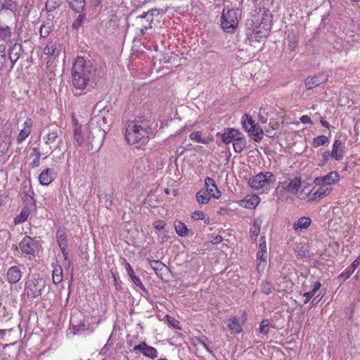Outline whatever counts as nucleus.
<instances>
[{"label": "nucleus", "instance_id": "f257e3e1", "mask_svg": "<svg viewBox=\"0 0 360 360\" xmlns=\"http://www.w3.org/2000/svg\"><path fill=\"white\" fill-rule=\"evenodd\" d=\"M96 73V68L90 60L77 56L71 70L72 86L76 90H84L93 82Z\"/></svg>", "mask_w": 360, "mask_h": 360}, {"label": "nucleus", "instance_id": "f03ea898", "mask_svg": "<svg viewBox=\"0 0 360 360\" xmlns=\"http://www.w3.org/2000/svg\"><path fill=\"white\" fill-rule=\"evenodd\" d=\"M153 134V129L149 122L139 118L127 124L124 137L129 144L141 148L148 143Z\"/></svg>", "mask_w": 360, "mask_h": 360}, {"label": "nucleus", "instance_id": "7ed1b4c3", "mask_svg": "<svg viewBox=\"0 0 360 360\" xmlns=\"http://www.w3.org/2000/svg\"><path fill=\"white\" fill-rule=\"evenodd\" d=\"M255 20H252V30L256 38L266 37L271 29V15L264 11L258 13Z\"/></svg>", "mask_w": 360, "mask_h": 360}, {"label": "nucleus", "instance_id": "20e7f679", "mask_svg": "<svg viewBox=\"0 0 360 360\" xmlns=\"http://www.w3.org/2000/svg\"><path fill=\"white\" fill-rule=\"evenodd\" d=\"M43 141L51 152L59 149L63 143V131L58 126L49 127L44 129Z\"/></svg>", "mask_w": 360, "mask_h": 360}, {"label": "nucleus", "instance_id": "39448f33", "mask_svg": "<svg viewBox=\"0 0 360 360\" xmlns=\"http://www.w3.org/2000/svg\"><path fill=\"white\" fill-rule=\"evenodd\" d=\"M46 287V282L39 276H32L27 279L25 283L24 292L29 298H37L41 296Z\"/></svg>", "mask_w": 360, "mask_h": 360}, {"label": "nucleus", "instance_id": "423d86ee", "mask_svg": "<svg viewBox=\"0 0 360 360\" xmlns=\"http://www.w3.org/2000/svg\"><path fill=\"white\" fill-rule=\"evenodd\" d=\"M238 25L237 12L234 9L223 10L221 16V27L227 33L235 32Z\"/></svg>", "mask_w": 360, "mask_h": 360}, {"label": "nucleus", "instance_id": "0eeeda50", "mask_svg": "<svg viewBox=\"0 0 360 360\" xmlns=\"http://www.w3.org/2000/svg\"><path fill=\"white\" fill-rule=\"evenodd\" d=\"M276 181V176L271 172H262L256 175L250 181L249 185L255 190L267 188L270 185L274 184Z\"/></svg>", "mask_w": 360, "mask_h": 360}, {"label": "nucleus", "instance_id": "6e6552de", "mask_svg": "<svg viewBox=\"0 0 360 360\" xmlns=\"http://www.w3.org/2000/svg\"><path fill=\"white\" fill-rule=\"evenodd\" d=\"M266 243L264 236H262L259 240L258 250L257 253V269L258 272H262L267 264Z\"/></svg>", "mask_w": 360, "mask_h": 360}, {"label": "nucleus", "instance_id": "1a4fd4ad", "mask_svg": "<svg viewBox=\"0 0 360 360\" xmlns=\"http://www.w3.org/2000/svg\"><path fill=\"white\" fill-rule=\"evenodd\" d=\"M39 245V240L28 236L23 237L19 243V248L26 255L34 256L36 250Z\"/></svg>", "mask_w": 360, "mask_h": 360}, {"label": "nucleus", "instance_id": "9d476101", "mask_svg": "<svg viewBox=\"0 0 360 360\" xmlns=\"http://www.w3.org/2000/svg\"><path fill=\"white\" fill-rule=\"evenodd\" d=\"M130 351L136 354H142L150 359H155L158 355V350L155 347L148 345L145 342H141L134 345Z\"/></svg>", "mask_w": 360, "mask_h": 360}, {"label": "nucleus", "instance_id": "9b49d317", "mask_svg": "<svg viewBox=\"0 0 360 360\" xmlns=\"http://www.w3.org/2000/svg\"><path fill=\"white\" fill-rule=\"evenodd\" d=\"M340 180V174L337 171L330 172L323 176L315 178L314 182L316 186H327L337 184Z\"/></svg>", "mask_w": 360, "mask_h": 360}, {"label": "nucleus", "instance_id": "f8f14e48", "mask_svg": "<svg viewBox=\"0 0 360 360\" xmlns=\"http://www.w3.org/2000/svg\"><path fill=\"white\" fill-rule=\"evenodd\" d=\"M328 79V75L325 72H321L314 76L308 77L304 81V84L307 89H312L321 84L325 83Z\"/></svg>", "mask_w": 360, "mask_h": 360}, {"label": "nucleus", "instance_id": "ddd939ff", "mask_svg": "<svg viewBox=\"0 0 360 360\" xmlns=\"http://www.w3.org/2000/svg\"><path fill=\"white\" fill-rule=\"evenodd\" d=\"M158 13L157 9H151L148 12H143L141 15L136 17L137 24L139 26L153 27V17Z\"/></svg>", "mask_w": 360, "mask_h": 360}, {"label": "nucleus", "instance_id": "4468645a", "mask_svg": "<svg viewBox=\"0 0 360 360\" xmlns=\"http://www.w3.org/2000/svg\"><path fill=\"white\" fill-rule=\"evenodd\" d=\"M207 193L212 198L219 199L221 196V191L218 189L214 180L209 176L205 179V188Z\"/></svg>", "mask_w": 360, "mask_h": 360}, {"label": "nucleus", "instance_id": "2eb2a0df", "mask_svg": "<svg viewBox=\"0 0 360 360\" xmlns=\"http://www.w3.org/2000/svg\"><path fill=\"white\" fill-rule=\"evenodd\" d=\"M319 188L311 194L309 195L308 202L319 201L321 199L330 194L332 187L327 186H319Z\"/></svg>", "mask_w": 360, "mask_h": 360}, {"label": "nucleus", "instance_id": "dca6fc26", "mask_svg": "<svg viewBox=\"0 0 360 360\" xmlns=\"http://www.w3.org/2000/svg\"><path fill=\"white\" fill-rule=\"evenodd\" d=\"M24 53L22 44L19 43H15L13 44L8 51V58L11 63V68H13L19 59L21 54Z\"/></svg>", "mask_w": 360, "mask_h": 360}, {"label": "nucleus", "instance_id": "f3484780", "mask_svg": "<svg viewBox=\"0 0 360 360\" xmlns=\"http://www.w3.org/2000/svg\"><path fill=\"white\" fill-rule=\"evenodd\" d=\"M344 143L340 139H335L330 151L331 158L337 161L342 160L344 157Z\"/></svg>", "mask_w": 360, "mask_h": 360}, {"label": "nucleus", "instance_id": "a211bd4d", "mask_svg": "<svg viewBox=\"0 0 360 360\" xmlns=\"http://www.w3.org/2000/svg\"><path fill=\"white\" fill-rule=\"evenodd\" d=\"M56 173L53 169H44L39 176V182L41 186H49L56 179Z\"/></svg>", "mask_w": 360, "mask_h": 360}, {"label": "nucleus", "instance_id": "6ab92c4d", "mask_svg": "<svg viewBox=\"0 0 360 360\" xmlns=\"http://www.w3.org/2000/svg\"><path fill=\"white\" fill-rule=\"evenodd\" d=\"M60 45L57 40H49L44 49L45 55L49 56L55 59L60 54Z\"/></svg>", "mask_w": 360, "mask_h": 360}, {"label": "nucleus", "instance_id": "aec40b11", "mask_svg": "<svg viewBox=\"0 0 360 360\" xmlns=\"http://www.w3.org/2000/svg\"><path fill=\"white\" fill-rule=\"evenodd\" d=\"M0 12L9 11L15 18H18L19 13H18V5L17 2L13 0H0Z\"/></svg>", "mask_w": 360, "mask_h": 360}, {"label": "nucleus", "instance_id": "412c9836", "mask_svg": "<svg viewBox=\"0 0 360 360\" xmlns=\"http://www.w3.org/2000/svg\"><path fill=\"white\" fill-rule=\"evenodd\" d=\"M33 121L31 118H27L23 124V128L18 134L16 141L18 144L21 143L30 134Z\"/></svg>", "mask_w": 360, "mask_h": 360}, {"label": "nucleus", "instance_id": "4be33fe9", "mask_svg": "<svg viewBox=\"0 0 360 360\" xmlns=\"http://www.w3.org/2000/svg\"><path fill=\"white\" fill-rule=\"evenodd\" d=\"M124 269L127 271V275L131 278L133 283L138 287L141 291L146 292L147 290L145 286L143 285L141 279L135 275V273L130 265V264L127 262H124Z\"/></svg>", "mask_w": 360, "mask_h": 360}, {"label": "nucleus", "instance_id": "5701e85b", "mask_svg": "<svg viewBox=\"0 0 360 360\" xmlns=\"http://www.w3.org/2000/svg\"><path fill=\"white\" fill-rule=\"evenodd\" d=\"M7 281L11 284L18 283L22 277V271L18 266H11L6 273Z\"/></svg>", "mask_w": 360, "mask_h": 360}, {"label": "nucleus", "instance_id": "b1692460", "mask_svg": "<svg viewBox=\"0 0 360 360\" xmlns=\"http://www.w3.org/2000/svg\"><path fill=\"white\" fill-rule=\"evenodd\" d=\"M249 125L251 127L249 128V134H251L255 141H261L264 136V131L259 125L254 124L252 119L250 116Z\"/></svg>", "mask_w": 360, "mask_h": 360}, {"label": "nucleus", "instance_id": "393cba45", "mask_svg": "<svg viewBox=\"0 0 360 360\" xmlns=\"http://www.w3.org/2000/svg\"><path fill=\"white\" fill-rule=\"evenodd\" d=\"M301 186V178L295 177L292 179L289 183H283L282 187L283 189L290 193L291 194L295 195L297 193L298 190Z\"/></svg>", "mask_w": 360, "mask_h": 360}, {"label": "nucleus", "instance_id": "a878e982", "mask_svg": "<svg viewBox=\"0 0 360 360\" xmlns=\"http://www.w3.org/2000/svg\"><path fill=\"white\" fill-rule=\"evenodd\" d=\"M68 236L65 227H59L56 231V242L60 249L68 248Z\"/></svg>", "mask_w": 360, "mask_h": 360}, {"label": "nucleus", "instance_id": "bb28decb", "mask_svg": "<svg viewBox=\"0 0 360 360\" xmlns=\"http://www.w3.org/2000/svg\"><path fill=\"white\" fill-rule=\"evenodd\" d=\"M241 133L235 129L228 128L225 130L224 134L221 135V141L225 143H229L233 142L238 136H240Z\"/></svg>", "mask_w": 360, "mask_h": 360}, {"label": "nucleus", "instance_id": "cd10ccee", "mask_svg": "<svg viewBox=\"0 0 360 360\" xmlns=\"http://www.w3.org/2000/svg\"><path fill=\"white\" fill-rule=\"evenodd\" d=\"M74 143L77 146H82L86 139L82 129V126L75 124L73 129Z\"/></svg>", "mask_w": 360, "mask_h": 360}, {"label": "nucleus", "instance_id": "c85d7f7f", "mask_svg": "<svg viewBox=\"0 0 360 360\" xmlns=\"http://www.w3.org/2000/svg\"><path fill=\"white\" fill-rule=\"evenodd\" d=\"M311 224V219L308 217H300L293 224V229L295 231L307 229Z\"/></svg>", "mask_w": 360, "mask_h": 360}, {"label": "nucleus", "instance_id": "c756f323", "mask_svg": "<svg viewBox=\"0 0 360 360\" xmlns=\"http://www.w3.org/2000/svg\"><path fill=\"white\" fill-rule=\"evenodd\" d=\"M99 201L104 204L107 208H110L113 202V192L103 191L98 195Z\"/></svg>", "mask_w": 360, "mask_h": 360}, {"label": "nucleus", "instance_id": "7c9ffc66", "mask_svg": "<svg viewBox=\"0 0 360 360\" xmlns=\"http://www.w3.org/2000/svg\"><path fill=\"white\" fill-rule=\"evenodd\" d=\"M96 119V122L101 129H102L104 132H105L106 130L109 129L108 127L111 124L110 119L106 117L103 112H101V114L98 115Z\"/></svg>", "mask_w": 360, "mask_h": 360}, {"label": "nucleus", "instance_id": "2f4dec72", "mask_svg": "<svg viewBox=\"0 0 360 360\" xmlns=\"http://www.w3.org/2000/svg\"><path fill=\"white\" fill-rule=\"evenodd\" d=\"M69 7L75 13H82L85 8V0H68Z\"/></svg>", "mask_w": 360, "mask_h": 360}, {"label": "nucleus", "instance_id": "473e14b6", "mask_svg": "<svg viewBox=\"0 0 360 360\" xmlns=\"http://www.w3.org/2000/svg\"><path fill=\"white\" fill-rule=\"evenodd\" d=\"M189 138L191 140L199 143H203V144H208L211 141L212 139H210L209 137H202V133L199 131H194L191 133L189 135Z\"/></svg>", "mask_w": 360, "mask_h": 360}, {"label": "nucleus", "instance_id": "72a5a7b5", "mask_svg": "<svg viewBox=\"0 0 360 360\" xmlns=\"http://www.w3.org/2000/svg\"><path fill=\"white\" fill-rule=\"evenodd\" d=\"M211 196L204 189L199 190L195 195V198L198 204L205 205L210 202Z\"/></svg>", "mask_w": 360, "mask_h": 360}, {"label": "nucleus", "instance_id": "f704fd0d", "mask_svg": "<svg viewBox=\"0 0 360 360\" xmlns=\"http://www.w3.org/2000/svg\"><path fill=\"white\" fill-rule=\"evenodd\" d=\"M52 280L56 285L59 284L63 281V269L60 265L55 266L53 270Z\"/></svg>", "mask_w": 360, "mask_h": 360}, {"label": "nucleus", "instance_id": "c9c22d12", "mask_svg": "<svg viewBox=\"0 0 360 360\" xmlns=\"http://www.w3.org/2000/svg\"><path fill=\"white\" fill-rule=\"evenodd\" d=\"M246 145V141L244 139V137L242 136V134L240 136H238V138H236L233 141V146L234 148V150L237 153L241 152L245 147Z\"/></svg>", "mask_w": 360, "mask_h": 360}, {"label": "nucleus", "instance_id": "e433bc0d", "mask_svg": "<svg viewBox=\"0 0 360 360\" xmlns=\"http://www.w3.org/2000/svg\"><path fill=\"white\" fill-rule=\"evenodd\" d=\"M228 327L233 333H239L242 330V328L236 318H231L229 319Z\"/></svg>", "mask_w": 360, "mask_h": 360}, {"label": "nucleus", "instance_id": "4c0bfd02", "mask_svg": "<svg viewBox=\"0 0 360 360\" xmlns=\"http://www.w3.org/2000/svg\"><path fill=\"white\" fill-rule=\"evenodd\" d=\"M175 231L179 236H186L188 234V229L186 225L181 221L174 223Z\"/></svg>", "mask_w": 360, "mask_h": 360}, {"label": "nucleus", "instance_id": "58836bf2", "mask_svg": "<svg viewBox=\"0 0 360 360\" xmlns=\"http://www.w3.org/2000/svg\"><path fill=\"white\" fill-rule=\"evenodd\" d=\"M11 37V28L0 22V39L2 40L9 39Z\"/></svg>", "mask_w": 360, "mask_h": 360}, {"label": "nucleus", "instance_id": "ea45409f", "mask_svg": "<svg viewBox=\"0 0 360 360\" xmlns=\"http://www.w3.org/2000/svg\"><path fill=\"white\" fill-rule=\"evenodd\" d=\"M33 152L34 154V158L32 161V162L30 164V166L31 168H37L39 166L40 164V158H41V152L39 148L34 147L33 148Z\"/></svg>", "mask_w": 360, "mask_h": 360}, {"label": "nucleus", "instance_id": "a19ab883", "mask_svg": "<svg viewBox=\"0 0 360 360\" xmlns=\"http://www.w3.org/2000/svg\"><path fill=\"white\" fill-rule=\"evenodd\" d=\"M262 223V220L260 218L257 219L254 221L250 231V232L251 233L252 238H253L254 236L257 238L258 236V234L260 231V227H261Z\"/></svg>", "mask_w": 360, "mask_h": 360}, {"label": "nucleus", "instance_id": "79ce46f5", "mask_svg": "<svg viewBox=\"0 0 360 360\" xmlns=\"http://www.w3.org/2000/svg\"><path fill=\"white\" fill-rule=\"evenodd\" d=\"M328 141H329L328 138L326 136H324V135L317 136L313 139L312 146L314 148H317L321 146L325 145L326 143L328 142Z\"/></svg>", "mask_w": 360, "mask_h": 360}, {"label": "nucleus", "instance_id": "37998d69", "mask_svg": "<svg viewBox=\"0 0 360 360\" xmlns=\"http://www.w3.org/2000/svg\"><path fill=\"white\" fill-rule=\"evenodd\" d=\"M7 60L6 47L4 44H0V70Z\"/></svg>", "mask_w": 360, "mask_h": 360}, {"label": "nucleus", "instance_id": "c03bdc74", "mask_svg": "<svg viewBox=\"0 0 360 360\" xmlns=\"http://www.w3.org/2000/svg\"><path fill=\"white\" fill-rule=\"evenodd\" d=\"M270 321L269 319H264L259 324V332L262 334L266 335L269 332Z\"/></svg>", "mask_w": 360, "mask_h": 360}, {"label": "nucleus", "instance_id": "a18cd8bd", "mask_svg": "<svg viewBox=\"0 0 360 360\" xmlns=\"http://www.w3.org/2000/svg\"><path fill=\"white\" fill-rule=\"evenodd\" d=\"M85 17L86 15L84 13H80L79 15L77 17V18L73 21L72 25V28L74 30H78L81 27Z\"/></svg>", "mask_w": 360, "mask_h": 360}, {"label": "nucleus", "instance_id": "49530a36", "mask_svg": "<svg viewBox=\"0 0 360 360\" xmlns=\"http://www.w3.org/2000/svg\"><path fill=\"white\" fill-rule=\"evenodd\" d=\"M149 263L151 268L155 271L157 274L158 272L159 271H162V268L165 266V264L158 260H150Z\"/></svg>", "mask_w": 360, "mask_h": 360}, {"label": "nucleus", "instance_id": "de8ad7c7", "mask_svg": "<svg viewBox=\"0 0 360 360\" xmlns=\"http://www.w3.org/2000/svg\"><path fill=\"white\" fill-rule=\"evenodd\" d=\"M260 202V198L256 194H249V208H255Z\"/></svg>", "mask_w": 360, "mask_h": 360}, {"label": "nucleus", "instance_id": "09e8293b", "mask_svg": "<svg viewBox=\"0 0 360 360\" xmlns=\"http://www.w3.org/2000/svg\"><path fill=\"white\" fill-rule=\"evenodd\" d=\"M51 32V27L45 24L42 25L39 30V35L41 37H47Z\"/></svg>", "mask_w": 360, "mask_h": 360}, {"label": "nucleus", "instance_id": "8fccbe9b", "mask_svg": "<svg viewBox=\"0 0 360 360\" xmlns=\"http://www.w3.org/2000/svg\"><path fill=\"white\" fill-rule=\"evenodd\" d=\"M28 216L29 214L27 210H22L20 214L15 218L14 221L15 224H20L26 221Z\"/></svg>", "mask_w": 360, "mask_h": 360}, {"label": "nucleus", "instance_id": "3c124183", "mask_svg": "<svg viewBox=\"0 0 360 360\" xmlns=\"http://www.w3.org/2000/svg\"><path fill=\"white\" fill-rule=\"evenodd\" d=\"M354 271L349 267L348 266L347 268H346L343 272H342L338 278L340 279H342V281H345L347 280V278H349L350 277V276L354 273Z\"/></svg>", "mask_w": 360, "mask_h": 360}, {"label": "nucleus", "instance_id": "603ef678", "mask_svg": "<svg viewBox=\"0 0 360 360\" xmlns=\"http://www.w3.org/2000/svg\"><path fill=\"white\" fill-rule=\"evenodd\" d=\"M59 6V4L56 0H47L46 2V8L48 11H52Z\"/></svg>", "mask_w": 360, "mask_h": 360}, {"label": "nucleus", "instance_id": "864d4df0", "mask_svg": "<svg viewBox=\"0 0 360 360\" xmlns=\"http://www.w3.org/2000/svg\"><path fill=\"white\" fill-rule=\"evenodd\" d=\"M205 216L206 214L203 212L198 210L194 211L191 214V218L195 221L205 219Z\"/></svg>", "mask_w": 360, "mask_h": 360}, {"label": "nucleus", "instance_id": "5fc2aeb1", "mask_svg": "<svg viewBox=\"0 0 360 360\" xmlns=\"http://www.w3.org/2000/svg\"><path fill=\"white\" fill-rule=\"evenodd\" d=\"M262 290L266 295H269L272 291V285L269 282H262Z\"/></svg>", "mask_w": 360, "mask_h": 360}, {"label": "nucleus", "instance_id": "6e6d98bb", "mask_svg": "<svg viewBox=\"0 0 360 360\" xmlns=\"http://www.w3.org/2000/svg\"><path fill=\"white\" fill-rule=\"evenodd\" d=\"M309 194H311V192H308L307 193H304V189H302V190H298L297 191V193H295V195H296L297 196V198H299L301 200H308V198H309Z\"/></svg>", "mask_w": 360, "mask_h": 360}, {"label": "nucleus", "instance_id": "4d7b16f0", "mask_svg": "<svg viewBox=\"0 0 360 360\" xmlns=\"http://www.w3.org/2000/svg\"><path fill=\"white\" fill-rule=\"evenodd\" d=\"M70 323L72 326L73 330H75V333H79L82 330H85V325L84 323L75 325L73 323V321H72V320L70 321Z\"/></svg>", "mask_w": 360, "mask_h": 360}, {"label": "nucleus", "instance_id": "13d9d810", "mask_svg": "<svg viewBox=\"0 0 360 360\" xmlns=\"http://www.w3.org/2000/svg\"><path fill=\"white\" fill-rule=\"evenodd\" d=\"M166 223L162 220L155 221L153 223L154 228L157 230H162L165 228Z\"/></svg>", "mask_w": 360, "mask_h": 360}, {"label": "nucleus", "instance_id": "bf43d9fd", "mask_svg": "<svg viewBox=\"0 0 360 360\" xmlns=\"http://www.w3.org/2000/svg\"><path fill=\"white\" fill-rule=\"evenodd\" d=\"M330 157H331L330 152L329 150H326L322 153V164L321 165H324L329 160Z\"/></svg>", "mask_w": 360, "mask_h": 360}, {"label": "nucleus", "instance_id": "052dcab7", "mask_svg": "<svg viewBox=\"0 0 360 360\" xmlns=\"http://www.w3.org/2000/svg\"><path fill=\"white\" fill-rule=\"evenodd\" d=\"M314 295H315V293L311 290L310 292L304 293L303 296L305 297V299L303 302L304 304H307Z\"/></svg>", "mask_w": 360, "mask_h": 360}, {"label": "nucleus", "instance_id": "680f3d73", "mask_svg": "<svg viewBox=\"0 0 360 360\" xmlns=\"http://www.w3.org/2000/svg\"><path fill=\"white\" fill-rule=\"evenodd\" d=\"M300 120L302 124H312L311 120L308 115H302L300 117Z\"/></svg>", "mask_w": 360, "mask_h": 360}, {"label": "nucleus", "instance_id": "e2e57ef3", "mask_svg": "<svg viewBox=\"0 0 360 360\" xmlns=\"http://www.w3.org/2000/svg\"><path fill=\"white\" fill-rule=\"evenodd\" d=\"M223 240V238L220 235H217L214 237L212 238L211 240L212 243L213 244H219Z\"/></svg>", "mask_w": 360, "mask_h": 360}, {"label": "nucleus", "instance_id": "0e129e2a", "mask_svg": "<svg viewBox=\"0 0 360 360\" xmlns=\"http://www.w3.org/2000/svg\"><path fill=\"white\" fill-rule=\"evenodd\" d=\"M247 122H248V114L245 113L242 117V124H243V128L245 129V130L246 131H248V125H247Z\"/></svg>", "mask_w": 360, "mask_h": 360}, {"label": "nucleus", "instance_id": "69168bd1", "mask_svg": "<svg viewBox=\"0 0 360 360\" xmlns=\"http://www.w3.org/2000/svg\"><path fill=\"white\" fill-rule=\"evenodd\" d=\"M149 28L147 27H142V26H139L137 27V30H139V36H143L146 34V31L148 30Z\"/></svg>", "mask_w": 360, "mask_h": 360}, {"label": "nucleus", "instance_id": "338daca9", "mask_svg": "<svg viewBox=\"0 0 360 360\" xmlns=\"http://www.w3.org/2000/svg\"><path fill=\"white\" fill-rule=\"evenodd\" d=\"M67 249H68V248H65L64 249L63 248H60V250H61V252H62L63 256L64 257L65 262L70 261L69 257H68V252L67 251Z\"/></svg>", "mask_w": 360, "mask_h": 360}, {"label": "nucleus", "instance_id": "774afa93", "mask_svg": "<svg viewBox=\"0 0 360 360\" xmlns=\"http://www.w3.org/2000/svg\"><path fill=\"white\" fill-rule=\"evenodd\" d=\"M321 283L320 282L317 281L314 284L311 291H313L316 294V292L321 288Z\"/></svg>", "mask_w": 360, "mask_h": 360}]
</instances>
